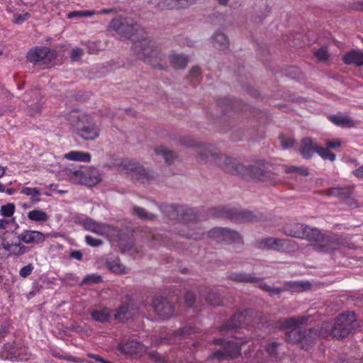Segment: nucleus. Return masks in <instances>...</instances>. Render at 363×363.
Instances as JSON below:
<instances>
[{
    "mask_svg": "<svg viewBox=\"0 0 363 363\" xmlns=\"http://www.w3.org/2000/svg\"><path fill=\"white\" fill-rule=\"evenodd\" d=\"M224 172L242 177L246 180L266 181L272 174L262 160H216Z\"/></svg>",
    "mask_w": 363,
    "mask_h": 363,
    "instance_id": "obj_1",
    "label": "nucleus"
},
{
    "mask_svg": "<svg viewBox=\"0 0 363 363\" xmlns=\"http://www.w3.org/2000/svg\"><path fill=\"white\" fill-rule=\"evenodd\" d=\"M227 278L237 282L257 283L258 287L270 296L279 295L281 292L288 290L295 292L303 291L309 289L311 286L309 282L290 281L285 283L283 287L275 288L264 283L259 278L245 272H232L227 276Z\"/></svg>",
    "mask_w": 363,
    "mask_h": 363,
    "instance_id": "obj_2",
    "label": "nucleus"
},
{
    "mask_svg": "<svg viewBox=\"0 0 363 363\" xmlns=\"http://www.w3.org/2000/svg\"><path fill=\"white\" fill-rule=\"evenodd\" d=\"M133 51L136 57L155 68L163 69L164 55L156 43L149 38L136 41L133 46Z\"/></svg>",
    "mask_w": 363,
    "mask_h": 363,
    "instance_id": "obj_3",
    "label": "nucleus"
},
{
    "mask_svg": "<svg viewBox=\"0 0 363 363\" xmlns=\"http://www.w3.org/2000/svg\"><path fill=\"white\" fill-rule=\"evenodd\" d=\"M65 175L74 184L94 186L101 181L99 170L92 166L81 165L77 168H67Z\"/></svg>",
    "mask_w": 363,
    "mask_h": 363,
    "instance_id": "obj_4",
    "label": "nucleus"
},
{
    "mask_svg": "<svg viewBox=\"0 0 363 363\" xmlns=\"http://www.w3.org/2000/svg\"><path fill=\"white\" fill-rule=\"evenodd\" d=\"M215 215L235 223L257 222L264 217V215L259 212L227 206L218 207L215 210Z\"/></svg>",
    "mask_w": 363,
    "mask_h": 363,
    "instance_id": "obj_5",
    "label": "nucleus"
},
{
    "mask_svg": "<svg viewBox=\"0 0 363 363\" xmlns=\"http://www.w3.org/2000/svg\"><path fill=\"white\" fill-rule=\"evenodd\" d=\"M317 339L318 330L314 328L298 327L285 334V340L287 342L296 344L301 349L306 350L315 343Z\"/></svg>",
    "mask_w": 363,
    "mask_h": 363,
    "instance_id": "obj_6",
    "label": "nucleus"
},
{
    "mask_svg": "<svg viewBox=\"0 0 363 363\" xmlns=\"http://www.w3.org/2000/svg\"><path fill=\"white\" fill-rule=\"evenodd\" d=\"M357 327V316L354 312L341 313L334 319L330 329V336L336 339H343Z\"/></svg>",
    "mask_w": 363,
    "mask_h": 363,
    "instance_id": "obj_7",
    "label": "nucleus"
},
{
    "mask_svg": "<svg viewBox=\"0 0 363 363\" xmlns=\"http://www.w3.org/2000/svg\"><path fill=\"white\" fill-rule=\"evenodd\" d=\"M254 246L259 250H271L279 252H289L298 249L296 242L288 239L267 237L256 240Z\"/></svg>",
    "mask_w": 363,
    "mask_h": 363,
    "instance_id": "obj_8",
    "label": "nucleus"
},
{
    "mask_svg": "<svg viewBox=\"0 0 363 363\" xmlns=\"http://www.w3.org/2000/svg\"><path fill=\"white\" fill-rule=\"evenodd\" d=\"M109 28L116 31L121 37L131 39L143 31L141 26L133 19L116 18L111 20Z\"/></svg>",
    "mask_w": 363,
    "mask_h": 363,
    "instance_id": "obj_9",
    "label": "nucleus"
},
{
    "mask_svg": "<svg viewBox=\"0 0 363 363\" xmlns=\"http://www.w3.org/2000/svg\"><path fill=\"white\" fill-rule=\"evenodd\" d=\"M344 246L351 247L347 238L333 233L324 234L318 245H313L315 250L328 254L338 251Z\"/></svg>",
    "mask_w": 363,
    "mask_h": 363,
    "instance_id": "obj_10",
    "label": "nucleus"
},
{
    "mask_svg": "<svg viewBox=\"0 0 363 363\" xmlns=\"http://www.w3.org/2000/svg\"><path fill=\"white\" fill-rule=\"evenodd\" d=\"M118 170L126 174H131L137 180L142 183L149 182L155 178V175L150 171L140 167L139 163L133 160H121L116 164Z\"/></svg>",
    "mask_w": 363,
    "mask_h": 363,
    "instance_id": "obj_11",
    "label": "nucleus"
},
{
    "mask_svg": "<svg viewBox=\"0 0 363 363\" xmlns=\"http://www.w3.org/2000/svg\"><path fill=\"white\" fill-rule=\"evenodd\" d=\"M299 152L303 157H311L316 152L323 159H335V155L323 146L319 145L311 137H304L301 139Z\"/></svg>",
    "mask_w": 363,
    "mask_h": 363,
    "instance_id": "obj_12",
    "label": "nucleus"
},
{
    "mask_svg": "<svg viewBox=\"0 0 363 363\" xmlns=\"http://www.w3.org/2000/svg\"><path fill=\"white\" fill-rule=\"evenodd\" d=\"M254 315L257 318L259 322L261 320L262 314L253 310H245L242 312L236 313L233 315L230 320L222 327L221 330H233L247 325L249 319ZM258 323V321L255 322V323Z\"/></svg>",
    "mask_w": 363,
    "mask_h": 363,
    "instance_id": "obj_13",
    "label": "nucleus"
},
{
    "mask_svg": "<svg viewBox=\"0 0 363 363\" xmlns=\"http://www.w3.org/2000/svg\"><path fill=\"white\" fill-rule=\"evenodd\" d=\"M26 58L35 65H48L55 58V55L47 47L35 48L28 52Z\"/></svg>",
    "mask_w": 363,
    "mask_h": 363,
    "instance_id": "obj_14",
    "label": "nucleus"
},
{
    "mask_svg": "<svg viewBox=\"0 0 363 363\" xmlns=\"http://www.w3.org/2000/svg\"><path fill=\"white\" fill-rule=\"evenodd\" d=\"M208 235L229 244L243 242L242 237L238 232L227 228H214L208 232Z\"/></svg>",
    "mask_w": 363,
    "mask_h": 363,
    "instance_id": "obj_15",
    "label": "nucleus"
},
{
    "mask_svg": "<svg viewBox=\"0 0 363 363\" xmlns=\"http://www.w3.org/2000/svg\"><path fill=\"white\" fill-rule=\"evenodd\" d=\"M77 134L86 140H92L99 136V131L95 123L82 116L77 123Z\"/></svg>",
    "mask_w": 363,
    "mask_h": 363,
    "instance_id": "obj_16",
    "label": "nucleus"
},
{
    "mask_svg": "<svg viewBox=\"0 0 363 363\" xmlns=\"http://www.w3.org/2000/svg\"><path fill=\"white\" fill-rule=\"evenodd\" d=\"M155 313L162 319H168L174 315V306L165 298L157 297L152 303Z\"/></svg>",
    "mask_w": 363,
    "mask_h": 363,
    "instance_id": "obj_17",
    "label": "nucleus"
},
{
    "mask_svg": "<svg viewBox=\"0 0 363 363\" xmlns=\"http://www.w3.org/2000/svg\"><path fill=\"white\" fill-rule=\"evenodd\" d=\"M196 1L197 0H158L156 8L160 10H186Z\"/></svg>",
    "mask_w": 363,
    "mask_h": 363,
    "instance_id": "obj_18",
    "label": "nucleus"
},
{
    "mask_svg": "<svg viewBox=\"0 0 363 363\" xmlns=\"http://www.w3.org/2000/svg\"><path fill=\"white\" fill-rule=\"evenodd\" d=\"M9 224H11V231H6L1 235V245L3 247H9L10 245H12L16 243H19L21 242L20 239V235H17V234L14 232V230L16 229L17 225L14 223V220H6L1 219V228H5L6 226Z\"/></svg>",
    "mask_w": 363,
    "mask_h": 363,
    "instance_id": "obj_19",
    "label": "nucleus"
},
{
    "mask_svg": "<svg viewBox=\"0 0 363 363\" xmlns=\"http://www.w3.org/2000/svg\"><path fill=\"white\" fill-rule=\"evenodd\" d=\"M311 316H293L290 318H283L277 320L274 323V327L278 329H288L292 327L298 328L307 323Z\"/></svg>",
    "mask_w": 363,
    "mask_h": 363,
    "instance_id": "obj_20",
    "label": "nucleus"
},
{
    "mask_svg": "<svg viewBox=\"0 0 363 363\" xmlns=\"http://www.w3.org/2000/svg\"><path fill=\"white\" fill-rule=\"evenodd\" d=\"M240 354V345L233 342H226L222 350L214 352L213 356L220 359L236 358Z\"/></svg>",
    "mask_w": 363,
    "mask_h": 363,
    "instance_id": "obj_21",
    "label": "nucleus"
},
{
    "mask_svg": "<svg viewBox=\"0 0 363 363\" xmlns=\"http://www.w3.org/2000/svg\"><path fill=\"white\" fill-rule=\"evenodd\" d=\"M305 228V224L295 220H290L283 225L281 232L286 236L301 239L304 235L303 229Z\"/></svg>",
    "mask_w": 363,
    "mask_h": 363,
    "instance_id": "obj_22",
    "label": "nucleus"
},
{
    "mask_svg": "<svg viewBox=\"0 0 363 363\" xmlns=\"http://www.w3.org/2000/svg\"><path fill=\"white\" fill-rule=\"evenodd\" d=\"M21 242L26 244H40L44 242L45 236L40 231L25 230L20 235Z\"/></svg>",
    "mask_w": 363,
    "mask_h": 363,
    "instance_id": "obj_23",
    "label": "nucleus"
},
{
    "mask_svg": "<svg viewBox=\"0 0 363 363\" xmlns=\"http://www.w3.org/2000/svg\"><path fill=\"white\" fill-rule=\"evenodd\" d=\"M82 225L85 229L101 235L106 234L109 228L106 224L97 223L89 218L84 219Z\"/></svg>",
    "mask_w": 363,
    "mask_h": 363,
    "instance_id": "obj_24",
    "label": "nucleus"
},
{
    "mask_svg": "<svg viewBox=\"0 0 363 363\" xmlns=\"http://www.w3.org/2000/svg\"><path fill=\"white\" fill-rule=\"evenodd\" d=\"M118 349L122 352L128 354H140L145 351L143 345L133 340L119 344Z\"/></svg>",
    "mask_w": 363,
    "mask_h": 363,
    "instance_id": "obj_25",
    "label": "nucleus"
},
{
    "mask_svg": "<svg viewBox=\"0 0 363 363\" xmlns=\"http://www.w3.org/2000/svg\"><path fill=\"white\" fill-rule=\"evenodd\" d=\"M342 61L346 65L363 66V52L359 50H352L343 55Z\"/></svg>",
    "mask_w": 363,
    "mask_h": 363,
    "instance_id": "obj_26",
    "label": "nucleus"
},
{
    "mask_svg": "<svg viewBox=\"0 0 363 363\" xmlns=\"http://www.w3.org/2000/svg\"><path fill=\"white\" fill-rule=\"evenodd\" d=\"M304 235L301 239L307 240L314 242V245H318L324 234L316 228H311L306 225V228L303 229Z\"/></svg>",
    "mask_w": 363,
    "mask_h": 363,
    "instance_id": "obj_27",
    "label": "nucleus"
},
{
    "mask_svg": "<svg viewBox=\"0 0 363 363\" xmlns=\"http://www.w3.org/2000/svg\"><path fill=\"white\" fill-rule=\"evenodd\" d=\"M196 152L201 159L218 157L220 156V151L213 145L199 146L196 150Z\"/></svg>",
    "mask_w": 363,
    "mask_h": 363,
    "instance_id": "obj_28",
    "label": "nucleus"
},
{
    "mask_svg": "<svg viewBox=\"0 0 363 363\" xmlns=\"http://www.w3.org/2000/svg\"><path fill=\"white\" fill-rule=\"evenodd\" d=\"M353 188L352 186L345 187H333L329 189L328 194L336 196L340 199L346 200L352 195Z\"/></svg>",
    "mask_w": 363,
    "mask_h": 363,
    "instance_id": "obj_29",
    "label": "nucleus"
},
{
    "mask_svg": "<svg viewBox=\"0 0 363 363\" xmlns=\"http://www.w3.org/2000/svg\"><path fill=\"white\" fill-rule=\"evenodd\" d=\"M189 62V57L183 54H176L169 56L170 65L176 69H184Z\"/></svg>",
    "mask_w": 363,
    "mask_h": 363,
    "instance_id": "obj_30",
    "label": "nucleus"
},
{
    "mask_svg": "<svg viewBox=\"0 0 363 363\" xmlns=\"http://www.w3.org/2000/svg\"><path fill=\"white\" fill-rule=\"evenodd\" d=\"M106 264L108 269L113 273L125 274L127 272L125 267L121 263L120 259L117 257L108 258Z\"/></svg>",
    "mask_w": 363,
    "mask_h": 363,
    "instance_id": "obj_31",
    "label": "nucleus"
},
{
    "mask_svg": "<svg viewBox=\"0 0 363 363\" xmlns=\"http://www.w3.org/2000/svg\"><path fill=\"white\" fill-rule=\"evenodd\" d=\"M329 120L334 124L342 127H353L354 121L347 116L333 115L328 117Z\"/></svg>",
    "mask_w": 363,
    "mask_h": 363,
    "instance_id": "obj_32",
    "label": "nucleus"
},
{
    "mask_svg": "<svg viewBox=\"0 0 363 363\" xmlns=\"http://www.w3.org/2000/svg\"><path fill=\"white\" fill-rule=\"evenodd\" d=\"M284 168L285 173L291 174V177H306L309 174L308 168L303 166H284Z\"/></svg>",
    "mask_w": 363,
    "mask_h": 363,
    "instance_id": "obj_33",
    "label": "nucleus"
},
{
    "mask_svg": "<svg viewBox=\"0 0 363 363\" xmlns=\"http://www.w3.org/2000/svg\"><path fill=\"white\" fill-rule=\"evenodd\" d=\"M114 318L120 321H125L130 318L132 314L129 311V306L127 303H123L115 311L113 315Z\"/></svg>",
    "mask_w": 363,
    "mask_h": 363,
    "instance_id": "obj_34",
    "label": "nucleus"
},
{
    "mask_svg": "<svg viewBox=\"0 0 363 363\" xmlns=\"http://www.w3.org/2000/svg\"><path fill=\"white\" fill-rule=\"evenodd\" d=\"M213 44L216 48L224 50L228 48L229 41L225 34L217 33L214 35Z\"/></svg>",
    "mask_w": 363,
    "mask_h": 363,
    "instance_id": "obj_35",
    "label": "nucleus"
},
{
    "mask_svg": "<svg viewBox=\"0 0 363 363\" xmlns=\"http://www.w3.org/2000/svg\"><path fill=\"white\" fill-rule=\"evenodd\" d=\"M4 249L9 252V255L19 256L23 255L29 251V247L19 243H16L10 245L9 247H4Z\"/></svg>",
    "mask_w": 363,
    "mask_h": 363,
    "instance_id": "obj_36",
    "label": "nucleus"
},
{
    "mask_svg": "<svg viewBox=\"0 0 363 363\" xmlns=\"http://www.w3.org/2000/svg\"><path fill=\"white\" fill-rule=\"evenodd\" d=\"M91 315L94 320L100 323L107 322L110 318L106 309L94 310L91 312Z\"/></svg>",
    "mask_w": 363,
    "mask_h": 363,
    "instance_id": "obj_37",
    "label": "nucleus"
},
{
    "mask_svg": "<svg viewBox=\"0 0 363 363\" xmlns=\"http://www.w3.org/2000/svg\"><path fill=\"white\" fill-rule=\"evenodd\" d=\"M28 217L30 220L34 221H46L48 219V214L38 209L30 211L28 213Z\"/></svg>",
    "mask_w": 363,
    "mask_h": 363,
    "instance_id": "obj_38",
    "label": "nucleus"
},
{
    "mask_svg": "<svg viewBox=\"0 0 363 363\" xmlns=\"http://www.w3.org/2000/svg\"><path fill=\"white\" fill-rule=\"evenodd\" d=\"M133 212L140 218L143 220H155L157 216L154 213H149L145 209L141 207L135 206L133 208Z\"/></svg>",
    "mask_w": 363,
    "mask_h": 363,
    "instance_id": "obj_39",
    "label": "nucleus"
},
{
    "mask_svg": "<svg viewBox=\"0 0 363 363\" xmlns=\"http://www.w3.org/2000/svg\"><path fill=\"white\" fill-rule=\"evenodd\" d=\"M153 150L157 156L163 157L164 159H174L177 157L174 152L169 150L164 146L154 147Z\"/></svg>",
    "mask_w": 363,
    "mask_h": 363,
    "instance_id": "obj_40",
    "label": "nucleus"
},
{
    "mask_svg": "<svg viewBox=\"0 0 363 363\" xmlns=\"http://www.w3.org/2000/svg\"><path fill=\"white\" fill-rule=\"evenodd\" d=\"M206 301L211 306H217L222 303L220 296L216 292L208 291L206 296Z\"/></svg>",
    "mask_w": 363,
    "mask_h": 363,
    "instance_id": "obj_41",
    "label": "nucleus"
},
{
    "mask_svg": "<svg viewBox=\"0 0 363 363\" xmlns=\"http://www.w3.org/2000/svg\"><path fill=\"white\" fill-rule=\"evenodd\" d=\"M281 145L284 149L292 147L295 144V138L289 135L281 134L279 137Z\"/></svg>",
    "mask_w": 363,
    "mask_h": 363,
    "instance_id": "obj_42",
    "label": "nucleus"
},
{
    "mask_svg": "<svg viewBox=\"0 0 363 363\" xmlns=\"http://www.w3.org/2000/svg\"><path fill=\"white\" fill-rule=\"evenodd\" d=\"M91 155L89 152L80 151H71L65 154V159H91Z\"/></svg>",
    "mask_w": 363,
    "mask_h": 363,
    "instance_id": "obj_43",
    "label": "nucleus"
},
{
    "mask_svg": "<svg viewBox=\"0 0 363 363\" xmlns=\"http://www.w3.org/2000/svg\"><path fill=\"white\" fill-rule=\"evenodd\" d=\"M313 55L318 61L323 62H326L330 57L327 48L325 47H322L315 50Z\"/></svg>",
    "mask_w": 363,
    "mask_h": 363,
    "instance_id": "obj_44",
    "label": "nucleus"
},
{
    "mask_svg": "<svg viewBox=\"0 0 363 363\" xmlns=\"http://www.w3.org/2000/svg\"><path fill=\"white\" fill-rule=\"evenodd\" d=\"M332 325L328 323H323L320 328L316 329L318 330V338H325L330 335V329Z\"/></svg>",
    "mask_w": 363,
    "mask_h": 363,
    "instance_id": "obj_45",
    "label": "nucleus"
},
{
    "mask_svg": "<svg viewBox=\"0 0 363 363\" xmlns=\"http://www.w3.org/2000/svg\"><path fill=\"white\" fill-rule=\"evenodd\" d=\"M96 13L94 11H74L67 14L68 18H73L74 17H86L92 16Z\"/></svg>",
    "mask_w": 363,
    "mask_h": 363,
    "instance_id": "obj_46",
    "label": "nucleus"
},
{
    "mask_svg": "<svg viewBox=\"0 0 363 363\" xmlns=\"http://www.w3.org/2000/svg\"><path fill=\"white\" fill-rule=\"evenodd\" d=\"M177 166V164L174 163V160H164V173L165 174H175L174 167Z\"/></svg>",
    "mask_w": 363,
    "mask_h": 363,
    "instance_id": "obj_47",
    "label": "nucleus"
},
{
    "mask_svg": "<svg viewBox=\"0 0 363 363\" xmlns=\"http://www.w3.org/2000/svg\"><path fill=\"white\" fill-rule=\"evenodd\" d=\"M15 210V205L12 203H8L5 206H1V215L10 217L13 215Z\"/></svg>",
    "mask_w": 363,
    "mask_h": 363,
    "instance_id": "obj_48",
    "label": "nucleus"
},
{
    "mask_svg": "<svg viewBox=\"0 0 363 363\" xmlns=\"http://www.w3.org/2000/svg\"><path fill=\"white\" fill-rule=\"evenodd\" d=\"M194 329L191 326H185L177 330L175 335L180 337H186L193 333Z\"/></svg>",
    "mask_w": 363,
    "mask_h": 363,
    "instance_id": "obj_49",
    "label": "nucleus"
},
{
    "mask_svg": "<svg viewBox=\"0 0 363 363\" xmlns=\"http://www.w3.org/2000/svg\"><path fill=\"white\" fill-rule=\"evenodd\" d=\"M42 104L37 102L30 105L29 113L32 116H38L41 113Z\"/></svg>",
    "mask_w": 363,
    "mask_h": 363,
    "instance_id": "obj_50",
    "label": "nucleus"
},
{
    "mask_svg": "<svg viewBox=\"0 0 363 363\" xmlns=\"http://www.w3.org/2000/svg\"><path fill=\"white\" fill-rule=\"evenodd\" d=\"M134 245V242L132 238H129L127 243H125L123 240L120 238L119 247L123 252L129 251L132 249Z\"/></svg>",
    "mask_w": 363,
    "mask_h": 363,
    "instance_id": "obj_51",
    "label": "nucleus"
},
{
    "mask_svg": "<svg viewBox=\"0 0 363 363\" xmlns=\"http://www.w3.org/2000/svg\"><path fill=\"white\" fill-rule=\"evenodd\" d=\"M33 269V264H28L21 269L19 275L23 278H26L32 273Z\"/></svg>",
    "mask_w": 363,
    "mask_h": 363,
    "instance_id": "obj_52",
    "label": "nucleus"
},
{
    "mask_svg": "<svg viewBox=\"0 0 363 363\" xmlns=\"http://www.w3.org/2000/svg\"><path fill=\"white\" fill-rule=\"evenodd\" d=\"M279 344L277 342H272L266 346V351L272 357H276L277 355V348Z\"/></svg>",
    "mask_w": 363,
    "mask_h": 363,
    "instance_id": "obj_53",
    "label": "nucleus"
},
{
    "mask_svg": "<svg viewBox=\"0 0 363 363\" xmlns=\"http://www.w3.org/2000/svg\"><path fill=\"white\" fill-rule=\"evenodd\" d=\"M86 242L91 247H99L103 244V241L100 239H96L91 235H86L85 238Z\"/></svg>",
    "mask_w": 363,
    "mask_h": 363,
    "instance_id": "obj_54",
    "label": "nucleus"
},
{
    "mask_svg": "<svg viewBox=\"0 0 363 363\" xmlns=\"http://www.w3.org/2000/svg\"><path fill=\"white\" fill-rule=\"evenodd\" d=\"M27 196H36L40 194V191L37 188L23 187L21 191Z\"/></svg>",
    "mask_w": 363,
    "mask_h": 363,
    "instance_id": "obj_55",
    "label": "nucleus"
},
{
    "mask_svg": "<svg viewBox=\"0 0 363 363\" xmlns=\"http://www.w3.org/2000/svg\"><path fill=\"white\" fill-rule=\"evenodd\" d=\"M101 281V277L96 274L88 275L83 281L84 284H96Z\"/></svg>",
    "mask_w": 363,
    "mask_h": 363,
    "instance_id": "obj_56",
    "label": "nucleus"
},
{
    "mask_svg": "<svg viewBox=\"0 0 363 363\" xmlns=\"http://www.w3.org/2000/svg\"><path fill=\"white\" fill-rule=\"evenodd\" d=\"M84 52L82 48H75L72 50L70 57L72 61H77L82 56Z\"/></svg>",
    "mask_w": 363,
    "mask_h": 363,
    "instance_id": "obj_57",
    "label": "nucleus"
},
{
    "mask_svg": "<svg viewBox=\"0 0 363 363\" xmlns=\"http://www.w3.org/2000/svg\"><path fill=\"white\" fill-rule=\"evenodd\" d=\"M341 145V141L339 139H336L335 140H328L325 142V149H327L330 151V149L336 148Z\"/></svg>",
    "mask_w": 363,
    "mask_h": 363,
    "instance_id": "obj_58",
    "label": "nucleus"
},
{
    "mask_svg": "<svg viewBox=\"0 0 363 363\" xmlns=\"http://www.w3.org/2000/svg\"><path fill=\"white\" fill-rule=\"evenodd\" d=\"M195 301V294L194 292L188 291L185 294V302L188 307H191Z\"/></svg>",
    "mask_w": 363,
    "mask_h": 363,
    "instance_id": "obj_59",
    "label": "nucleus"
},
{
    "mask_svg": "<svg viewBox=\"0 0 363 363\" xmlns=\"http://www.w3.org/2000/svg\"><path fill=\"white\" fill-rule=\"evenodd\" d=\"M30 15L29 13L26 12L23 14L15 15L14 23L17 24L22 23L25 21L28 20L30 18Z\"/></svg>",
    "mask_w": 363,
    "mask_h": 363,
    "instance_id": "obj_60",
    "label": "nucleus"
},
{
    "mask_svg": "<svg viewBox=\"0 0 363 363\" xmlns=\"http://www.w3.org/2000/svg\"><path fill=\"white\" fill-rule=\"evenodd\" d=\"M148 355L150 356V357L152 359L155 360L156 362H164L163 357L160 354H159L157 352H155V351L150 352L148 353Z\"/></svg>",
    "mask_w": 363,
    "mask_h": 363,
    "instance_id": "obj_61",
    "label": "nucleus"
},
{
    "mask_svg": "<svg viewBox=\"0 0 363 363\" xmlns=\"http://www.w3.org/2000/svg\"><path fill=\"white\" fill-rule=\"evenodd\" d=\"M121 9H119V8H111V9H101L99 13L100 14H104V15H106V14H109V13H116L119 11H121Z\"/></svg>",
    "mask_w": 363,
    "mask_h": 363,
    "instance_id": "obj_62",
    "label": "nucleus"
},
{
    "mask_svg": "<svg viewBox=\"0 0 363 363\" xmlns=\"http://www.w3.org/2000/svg\"><path fill=\"white\" fill-rule=\"evenodd\" d=\"M345 202L347 205L351 208H355L359 206V205L357 204V201L355 199L351 198V196L349 197V199H347L345 200Z\"/></svg>",
    "mask_w": 363,
    "mask_h": 363,
    "instance_id": "obj_63",
    "label": "nucleus"
},
{
    "mask_svg": "<svg viewBox=\"0 0 363 363\" xmlns=\"http://www.w3.org/2000/svg\"><path fill=\"white\" fill-rule=\"evenodd\" d=\"M70 257L81 260L82 259V253L79 250H74L70 253Z\"/></svg>",
    "mask_w": 363,
    "mask_h": 363,
    "instance_id": "obj_64",
    "label": "nucleus"
}]
</instances>
